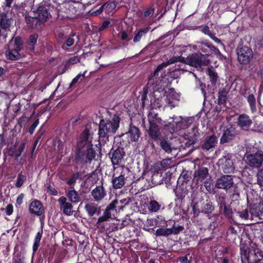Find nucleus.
I'll return each mask as SVG.
<instances>
[{"label":"nucleus","mask_w":263,"mask_h":263,"mask_svg":"<svg viewBox=\"0 0 263 263\" xmlns=\"http://www.w3.org/2000/svg\"><path fill=\"white\" fill-rule=\"evenodd\" d=\"M170 229L172 231L171 234L177 235L182 232L184 230V228L183 226L177 225L176 226L175 223H174L172 228Z\"/></svg>","instance_id":"6e6d98bb"},{"label":"nucleus","mask_w":263,"mask_h":263,"mask_svg":"<svg viewBox=\"0 0 263 263\" xmlns=\"http://www.w3.org/2000/svg\"><path fill=\"white\" fill-rule=\"evenodd\" d=\"M103 10H104V7L102 5L96 10H95V9L91 10L90 12L91 15L97 16L101 14Z\"/></svg>","instance_id":"e2e57ef3"},{"label":"nucleus","mask_w":263,"mask_h":263,"mask_svg":"<svg viewBox=\"0 0 263 263\" xmlns=\"http://www.w3.org/2000/svg\"><path fill=\"white\" fill-rule=\"evenodd\" d=\"M229 90L226 88H223L219 90L218 94L217 104L219 105H225L228 100V94Z\"/></svg>","instance_id":"f704fd0d"},{"label":"nucleus","mask_w":263,"mask_h":263,"mask_svg":"<svg viewBox=\"0 0 263 263\" xmlns=\"http://www.w3.org/2000/svg\"><path fill=\"white\" fill-rule=\"evenodd\" d=\"M20 52L21 51L18 50L8 46L5 52L6 59L10 61H17L22 57Z\"/></svg>","instance_id":"473e14b6"},{"label":"nucleus","mask_w":263,"mask_h":263,"mask_svg":"<svg viewBox=\"0 0 263 263\" xmlns=\"http://www.w3.org/2000/svg\"><path fill=\"white\" fill-rule=\"evenodd\" d=\"M184 64L196 68H201L208 66L210 64V60L201 53H194L185 58Z\"/></svg>","instance_id":"6e6552de"},{"label":"nucleus","mask_w":263,"mask_h":263,"mask_svg":"<svg viewBox=\"0 0 263 263\" xmlns=\"http://www.w3.org/2000/svg\"><path fill=\"white\" fill-rule=\"evenodd\" d=\"M39 119H37L31 124V125L30 126V127L28 130V132L31 135H32L34 133V130L35 129V128L37 127V126L39 125Z\"/></svg>","instance_id":"69168bd1"},{"label":"nucleus","mask_w":263,"mask_h":263,"mask_svg":"<svg viewBox=\"0 0 263 263\" xmlns=\"http://www.w3.org/2000/svg\"><path fill=\"white\" fill-rule=\"evenodd\" d=\"M25 147L26 142H22L18 146H17L14 157L15 160H18V158L22 155L25 150Z\"/></svg>","instance_id":"3c124183"},{"label":"nucleus","mask_w":263,"mask_h":263,"mask_svg":"<svg viewBox=\"0 0 263 263\" xmlns=\"http://www.w3.org/2000/svg\"><path fill=\"white\" fill-rule=\"evenodd\" d=\"M212 180L210 176L209 178L206 179L203 182L204 186L206 190L210 193H212L214 191V187L212 184Z\"/></svg>","instance_id":"603ef678"},{"label":"nucleus","mask_w":263,"mask_h":263,"mask_svg":"<svg viewBox=\"0 0 263 263\" xmlns=\"http://www.w3.org/2000/svg\"><path fill=\"white\" fill-rule=\"evenodd\" d=\"M241 259L242 263H262L263 259V251L260 250H250L240 249Z\"/></svg>","instance_id":"0eeeda50"},{"label":"nucleus","mask_w":263,"mask_h":263,"mask_svg":"<svg viewBox=\"0 0 263 263\" xmlns=\"http://www.w3.org/2000/svg\"><path fill=\"white\" fill-rule=\"evenodd\" d=\"M111 218V213H109V212H108L105 210L103 215L102 216L100 217L98 219L97 224L99 226H101V223L103 222L107 221Z\"/></svg>","instance_id":"8fccbe9b"},{"label":"nucleus","mask_w":263,"mask_h":263,"mask_svg":"<svg viewBox=\"0 0 263 263\" xmlns=\"http://www.w3.org/2000/svg\"><path fill=\"white\" fill-rule=\"evenodd\" d=\"M117 3L115 1H108L103 5L104 11L106 13H109L112 12L117 7Z\"/></svg>","instance_id":"37998d69"},{"label":"nucleus","mask_w":263,"mask_h":263,"mask_svg":"<svg viewBox=\"0 0 263 263\" xmlns=\"http://www.w3.org/2000/svg\"><path fill=\"white\" fill-rule=\"evenodd\" d=\"M222 168L225 173H230L234 171L233 163L231 159H228L226 160L223 164Z\"/></svg>","instance_id":"c03bdc74"},{"label":"nucleus","mask_w":263,"mask_h":263,"mask_svg":"<svg viewBox=\"0 0 263 263\" xmlns=\"http://www.w3.org/2000/svg\"><path fill=\"white\" fill-rule=\"evenodd\" d=\"M118 200L115 199L112 200L106 208L105 210L111 213L112 211L120 212L121 210H123V206L118 205Z\"/></svg>","instance_id":"4c0bfd02"},{"label":"nucleus","mask_w":263,"mask_h":263,"mask_svg":"<svg viewBox=\"0 0 263 263\" xmlns=\"http://www.w3.org/2000/svg\"><path fill=\"white\" fill-rule=\"evenodd\" d=\"M11 12L7 11L6 12H3L1 15L0 19V24L2 29L6 30L10 27L13 22Z\"/></svg>","instance_id":"5701e85b"},{"label":"nucleus","mask_w":263,"mask_h":263,"mask_svg":"<svg viewBox=\"0 0 263 263\" xmlns=\"http://www.w3.org/2000/svg\"><path fill=\"white\" fill-rule=\"evenodd\" d=\"M247 101L249 104L251 111L252 113L257 111L256 102L253 94H249L247 98Z\"/></svg>","instance_id":"a19ab883"},{"label":"nucleus","mask_w":263,"mask_h":263,"mask_svg":"<svg viewBox=\"0 0 263 263\" xmlns=\"http://www.w3.org/2000/svg\"><path fill=\"white\" fill-rule=\"evenodd\" d=\"M209 176V169L203 166H199L194 173L193 184L195 185H202Z\"/></svg>","instance_id":"ddd939ff"},{"label":"nucleus","mask_w":263,"mask_h":263,"mask_svg":"<svg viewBox=\"0 0 263 263\" xmlns=\"http://www.w3.org/2000/svg\"><path fill=\"white\" fill-rule=\"evenodd\" d=\"M25 20L28 26L31 29L42 28L45 22L44 20L36 16L33 12V16L28 15L26 16Z\"/></svg>","instance_id":"6ab92c4d"},{"label":"nucleus","mask_w":263,"mask_h":263,"mask_svg":"<svg viewBox=\"0 0 263 263\" xmlns=\"http://www.w3.org/2000/svg\"><path fill=\"white\" fill-rule=\"evenodd\" d=\"M78 179H82L81 173L80 172H76L73 173L70 178L67 181L66 183L70 186H74L75 183Z\"/></svg>","instance_id":"a18cd8bd"},{"label":"nucleus","mask_w":263,"mask_h":263,"mask_svg":"<svg viewBox=\"0 0 263 263\" xmlns=\"http://www.w3.org/2000/svg\"><path fill=\"white\" fill-rule=\"evenodd\" d=\"M84 6L82 0H70L58 10V17L72 20L82 13Z\"/></svg>","instance_id":"20e7f679"},{"label":"nucleus","mask_w":263,"mask_h":263,"mask_svg":"<svg viewBox=\"0 0 263 263\" xmlns=\"http://www.w3.org/2000/svg\"><path fill=\"white\" fill-rule=\"evenodd\" d=\"M39 38V35L37 33H34L30 35L28 38L25 48L29 53L34 52L35 46L37 45V41Z\"/></svg>","instance_id":"bb28decb"},{"label":"nucleus","mask_w":263,"mask_h":263,"mask_svg":"<svg viewBox=\"0 0 263 263\" xmlns=\"http://www.w3.org/2000/svg\"><path fill=\"white\" fill-rule=\"evenodd\" d=\"M125 177L122 173L118 177L114 178L112 180V187L115 189L122 188L125 184Z\"/></svg>","instance_id":"c9c22d12"},{"label":"nucleus","mask_w":263,"mask_h":263,"mask_svg":"<svg viewBox=\"0 0 263 263\" xmlns=\"http://www.w3.org/2000/svg\"><path fill=\"white\" fill-rule=\"evenodd\" d=\"M241 230L238 225H230L226 231V237L229 240L234 241L239 237Z\"/></svg>","instance_id":"393cba45"},{"label":"nucleus","mask_w":263,"mask_h":263,"mask_svg":"<svg viewBox=\"0 0 263 263\" xmlns=\"http://www.w3.org/2000/svg\"><path fill=\"white\" fill-rule=\"evenodd\" d=\"M237 124L242 129L248 130L252 124V121L248 115L242 114L239 116L237 120Z\"/></svg>","instance_id":"b1692460"},{"label":"nucleus","mask_w":263,"mask_h":263,"mask_svg":"<svg viewBox=\"0 0 263 263\" xmlns=\"http://www.w3.org/2000/svg\"><path fill=\"white\" fill-rule=\"evenodd\" d=\"M96 205L95 203H88L85 204V209L90 217H92L96 212Z\"/></svg>","instance_id":"de8ad7c7"},{"label":"nucleus","mask_w":263,"mask_h":263,"mask_svg":"<svg viewBox=\"0 0 263 263\" xmlns=\"http://www.w3.org/2000/svg\"><path fill=\"white\" fill-rule=\"evenodd\" d=\"M160 82V78L149 76L148 82L141 93V100L143 105L148 100L147 94L149 92L151 104H153L156 107H161L164 103L171 104L173 103L176 98L175 89L170 88L166 91L164 88L159 87Z\"/></svg>","instance_id":"f257e3e1"},{"label":"nucleus","mask_w":263,"mask_h":263,"mask_svg":"<svg viewBox=\"0 0 263 263\" xmlns=\"http://www.w3.org/2000/svg\"><path fill=\"white\" fill-rule=\"evenodd\" d=\"M188 120L181 117L174 118L172 123L168 122L167 124H165V126L168 128V132L172 134L187 126Z\"/></svg>","instance_id":"dca6fc26"},{"label":"nucleus","mask_w":263,"mask_h":263,"mask_svg":"<svg viewBox=\"0 0 263 263\" xmlns=\"http://www.w3.org/2000/svg\"><path fill=\"white\" fill-rule=\"evenodd\" d=\"M113 166L120 165L125 156V152L123 147L118 146L116 149L112 148L108 154Z\"/></svg>","instance_id":"f8f14e48"},{"label":"nucleus","mask_w":263,"mask_h":263,"mask_svg":"<svg viewBox=\"0 0 263 263\" xmlns=\"http://www.w3.org/2000/svg\"><path fill=\"white\" fill-rule=\"evenodd\" d=\"M217 143L218 137L215 134H213L206 137L199 144V148H201L203 152L213 151L216 147Z\"/></svg>","instance_id":"4468645a"},{"label":"nucleus","mask_w":263,"mask_h":263,"mask_svg":"<svg viewBox=\"0 0 263 263\" xmlns=\"http://www.w3.org/2000/svg\"><path fill=\"white\" fill-rule=\"evenodd\" d=\"M198 51L207 58L212 54H215L218 58H221L222 57L218 48L208 41H203L198 45Z\"/></svg>","instance_id":"1a4fd4ad"},{"label":"nucleus","mask_w":263,"mask_h":263,"mask_svg":"<svg viewBox=\"0 0 263 263\" xmlns=\"http://www.w3.org/2000/svg\"><path fill=\"white\" fill-rule=\"evenodd\" d=\"M183 178V184L187 183V182L191 180L192 178L191 176V173H189L188 172H186L185 173H183L182 175Z\"/></svg>","instance_id":"338daca9"},{"label":"nucleus","mask_w":263,"mask_h":263,"mask_svg":"<svg viewBox=\"0 0 263 263\" xmlns=\"http://www.w3.org/2000/svg\"><path fill=\"white\" fill-rule=\"evenodd\" d=\"M159 141V145L162 149L167 153H171L172 151L171 144L169 141L164 138L163 136L161 137Z\"/></svg>","instance_id":"e433bc0d"},{"label":"nucleus","mask_w":263,"mask_h":263,"mask_svg":"<svg viewBox=\"0 0 263 263\" xmlns=\"http://www.w3.org/2000/svg\"><path fill=\"white\" fill-rule=\"evenodd\" d=\"M237 60L242 65L249 64L253 58V52L251 48L247 46L239 45L236 49Z\"/></svg>","instance_id":"9b49d317"},{"label":"nucleus","mask_w":263,"mask_h":263,"mask_svg":"<svg viewBox=\"0 0 263 263\" xmlns=\"http://www.w3.org/2000/svg\"><path fill=\"white\" fill-rule=\"evenodd\" d=\"M88 144H92L91 139L90 141H87L83 139H80V141L78 142L76 154H78L80 152H82L87 148V146Z\"/></svg>","instance_id":"58836bf2"},{"label":"nucleus","mask_w":263,"mask_h":263,"mask_svg":"<svg viewBox=\"0 0 263 263\" xmlns=\"http://www.w3.org/2000/svg\"><path fill=\"white\" fill-rule=\"evenodd\" d=\"M120 39L122 41L128 42L132 39V37H129L127 32L123 31L121 32Z\"/></svg>","instance_id":"0e129e2a"},{"label":"nucleus","mask_w":263,"mask_h":263,"mask_svg":"<svg viewBox=\"0 0 263 263\" xmlns=\"http://www.w3.org/2000/svg\"><path fill=\"white\" fill-rule=\"evenodd\" d=\"M249 212L250 213L251 217L252 219H254V218L256 217H259V219H262L261 216L263 214V204H253L250 207Z\"/></svg>","instance_id":"cd10ccee"},{"label":"nucleus","mask_w":263,"mask_h":263,"mask_svg":"<svg viewBox=\"0 0 263 263\" xmlns=\"http://www.w3.org/2000/svg\"><path fill=\"white\" fill-rule=\"evenodd\" d=\"M7 46L10 48L22 51L25 48L24 42L20 36H13L8 42Z\"/></svg>","instance_id":"a878e982"},{"label":"nucleus","mask_w":263,"mask_h":263,"mask_svg":"<svg viewBox=\"0 0 263 263\" xmlns=\"http://www.w3.org/2000/svg\"><path fill=\"white\" fill-rule=\"evenodd\" d=\"M234 185V181L231 175H224L218 178L215 182V186L218 189H222L227 191Z\"/></svg>","instance_id":"2eb2a0df"},{"label":"nucleus","mask_w":263,"mask_h":263,"mask_svg":"<svg viewBox=\"0 0 263 263\" xmlns=\"http://www.w3.org/2000/svg\"><path fill=\"white\" fill-rule=\"evenodd\" d=\"M26 179V176L25 175H23L22 172L20 173L17 177V179L15 184V186L16 187H21L23 185Z\"/></svg>","instance_id":"864d4df0"},{"label":"nucleus","mask_w":263,"mask_h":263,"mask_svg":"<svg viewBox=\"0 0 263 263\" xmlns=\"http://www.w3.org/2000/svg\"><path fill=\"white\" fill-rule=\"evenodd\" d=\"M29 211L31 214L41 216L44 214L45 210L42 203L38 200H33L29 204Z\"/></svg>","instance_id":"4be33fe9"},{"label":"nucleus","mask_w":263,"mask_h":263,"mask_svg":"<svg viewBox=\"0 0 263 263\" xmlns=\"http://www.w3.org/2000/svg\"><path fill=\"white\" fill-rule=\"evenodd\" d=\"M133 201V198H130V197H127V198L120 200V201H118V205H122L123 209L124 208L126 205H128L129 203L132 202Z\"/></svg>","instance_id":"052dcab7"},{"label":"nucleus","mask_w":263,"mask_h":263,"mask_svg":"<svg viewBox=\"0 0 263 263\" xmlns=\"http://www.w3.org/2000/svg\"><path fill=\"white\" fill-rule=\"evenodd\" d=\"M235 134L234 129L232 127L227 128L223 130L222 136L220 139V142L222 144L228 143L233 140L235 138Z\"/></svg>","instance_id":"c756f323"},{"label":"nucleus","mask_w":263,"mask_h":263,"mask_svg":"<svg viewBox=\"0 0 263 263\" xmlns=\"http://www.w3.org/2000/svg\"><path fill=\"white\" fill-rule=\"evenodd\" d=\"M151 29L150 27L139 29L135 31V35L133 38V42L137 43L145 39L147 33Z\"/></svg>","instance_id":"7c9ffc66"},{"label":"nucleus","mask_w":263,"mask_h":263,"mask_svg":"<svg viewBox=\"0 0 263 263\" xmlns=\"http://www.w3.org/2000/svg\"><path fill=\"white\" fill-rule=\"evenodd\" d=\"M127 134L130 139L133 142H137L138 141L141 136V133L140 129L131 123L129 125Z\"/></svg>","instance_id":"2f4dec72"},{"label":"nucleus","mask_w":263,"mask_h":263,"mask_svg":"<svg viewBox=\"0 0 263 263\" xmlns=\"http://www.w3.org/2000/svg\"><path fill=\"white\" fill-rule=\"evenodd\" d=\"M90 135V129L86 127L82 132L80 136V139H83L87 141L89 140V138Z\"/></svg>","instance_id":"bf43d9fd"},{"label":"nucleus","mask_w":263,"mask_h":263,"mask_svg":"<svg viewBox=\"0 0 263 263\" xmlns=\"http://www.w3.org/2000/svg\"><path fill=\"white\" fill-rule=\"evenodd\" d=\"M121 118L114 114L110 119L100 120L98 127L99 141L105 144L109 141L110 136L114 135L119 127Z\"/></svg>","instance_id":"f03ea898"},{"label":"nucleus","mask_w":263,"mask_h":263,"mask_svg":"<svg viewBox=\"0 0 263 263\" xmlns=\"http://www.w3.org/2000/svg\"><path fill=\"white\" fill-rule=\"evenodd\" d=\"M74 43V39L72 37H68L61 47L64 50H67L68 47L72 46Z\"/></svg>","instance_id":"5fc2aeb1"},{"label":"nucleus","mask_w":263,"mask_h":263,"mask_svg":"<svg viewBox=\"0 0 263 263\" xmlns=\"http://www.w3.org/2000/svg\"><path fill=\"white\" fill-rule=\"evenodd\" d=\"M101 143H102L99 141L98 144L95 145L96 149L93 148L92 144H88L87 148H85L84 151L75 154L76 163L79 165L90 163L93 160H97L96 157L98 156L97 152L100 157H101Z\"/></svg>","instance_id":"39448f33"},{"label":"nucleus","mask_w":263,"mask_h":263,"mask_svg":"<svg viewBox=\"0 0 263 263\" xmlns=\"http://www.w3.org/2000/svg\"><path fill=\"white\" fill-rule=\"evenodd\" d=\"M185 58L181 56L174 57L168 60L166 63L168 65L174 64L177 62H180L184 63Z\"/></svg>","instance_id":"4d7b16f0"},{"label":"nucleus","mask_w":263,"mask_h":263,"mask_svg":"<svg viewBox=\"0 0 263 263\" xmlns=\"http://www.w3.org/2000/svg\"><path fill=\"white\" fill-rule=\"evenodd\" d=\"M216 198L220 213L232 223L234 220L233 218L234 213L231 206L226 203L224 197L219 195L218 196H216Z\"/></svg>","instance_id":"9d476101"},{"label":"nucleus","mask_w":263,"mask_h":263,"mask_svg":"<svg viewBox=\"0 0 263 263\" xmlns=\"http://www.w3.org/2000/svg\"><path fill=\"white\" fill-rule=\"evenodd\" d=\"M67 198L62 196L58 199L60 209L63 211L64 214L67 216H70L73 214V205L72 203L67 201Z\"/></svg>","instance_id":"412c9836"},{"label":"nucleus","mask_w":263,"mask_h":263,"mask_svg":"<svg viewBox=\"0 0 263 263\" xmlns=\"http://www.w3.org/2000/svg\"><path fill=\"white\" fill-rule=\"evenodd\" d=\"M70 189L71 190L66 193V196L71 203H77L81 201V196L74 189V186H71Z\"/></svg>","instance_id":"72a5a7b5"},{"label":"nucleus","mask_w":263,"mask_h":263,"mask_svg":"<svg viewBox=\"0 0 263 263\" xmlns=\"http://www.w3.org/2000/svg\"><path fill=\"white\" fill-rule=\"evenodd\" d=\"M154 12L155 9L153 7H149L144 11L143 15L145 17H149L153 15L154 13Z\"/></svg>","instance_id":"774afa93"},{"label":"nucleus","mask_w":263,"mask_h":263,"mask_svg":"<svg viewBox=\"0 0 263 263\" xmlns=\"http://www.w3.org/2000/svg\"><path fill=\"white\" fill-rule=\"evenodd\" d=\"M201 213L205 214L209 218H211L213 215V212L215 210L213 202L209 197L204 200L200 201Z\"/></svg>","instance_id":"f3484780"},{"label":"nucleus","mask_w":263,"mask_h":263,"mask_svg":"<svg viewBox=\"0 0 263 263\" xmlns=\"http://www.w3.org/2000/svg\"><path fill=\"white\" fill-rule=\"evenodd\" d=\"M17 146V142L16 141L14 145L10 146L8 149V155L11 157H15V152Z\"/></svg>","instance_id":"680f3d73"},{"label":"nucleus","mask_w":263,"mask_h":263,"mask_svg":"<svg viewBox=\"0 0 263 263\" xmlns=\"http://www.w3.org/2000/svg\"><path fill=\"white\" fill-rule=\"evenodd\" d=\"M147 120L148 125L145 128L146 132L153 142L157 141L162 136L161 131L168 130V128L165 126V124L167 123L159 117L157 113L154 111L149 112L147 116Z\"/></svg>","instance_id":"7ed1b4c3"},{"label":"nucleus","mask_w":263,"mask_h":263,"mask_svg":"<svg viewBox=\"0 0 263 263\" xmlns=\"http://www.w3.org/2000/svg\"><path fill=\"white\" fill-rule=\"evenodd\" d=\"M91 196L96 201H100L106 196V192L102 185H97L91 192Z\"/></svg>","instance_id":"c85d7f7f"},{"label":"nucleus","mask_w":263,"mask_h":263,"mask_svg":"<svg viewBox=\"0 0 263 263\" xmlns=\"http://www.w3.org/2000/svg\"><path fill=\"white\" fill-rule=\"evenodd\" d=\"M257 183L261 189L263 190V167L261 168L257 174Z\"/></svg>","instance_id":"13d9d810"},{"label":"nucleus","mask_w":263,"mask_h":263,"mask_svg":"<svg viewBox=\"0 0 263 263\" xmlns=\"http://www.w3.org/2000/svg\"><path fill=\"white\" fill-rule=\"evenodd\" d=\"M43 233V229H42L36 233L35 236L34 243L32 247V251L33 253H35L37 251L40 245V241L42 237Z\"/></svg>","instance_id":"ea45409f"},{"label":"nucleus","mask_w":263,"mask_h":263,"mask_svg":"<svg viewBox=\"0 0 263 263\" xmlns=\"http://www.w3.org/2000/svg\"><path fill=\"white\" fill-rule=\"evenodd\" d=\"M208 74L209 76L211 84L215 85L218 79V74L214 69L208 68L207 70Z\"/></svg>","instance_id":"49530a36"},{"label":"nucleus","mask_w":263,"mask_h":263,"mask_svg":"<svg viewBox=\"0 0 263 263\" xmlns=\"http://www.w3.org/2000/svg\"><path fill=\"white\" fill-rule=\"evenodd\" d=\"M161 206V205L154 199H151L147 204L148 210L151 212L154 213L158 212L160 210Z\"/></svg>","instance_id":"79ce46f5"},{"label":"nucleus","mask_w":263,"mask_h":263,"mask_svg":"<svg viewBox=\"0 0 263 263\" xmlns=\"http://www.w3.org/2000/svg\"><path fill=\"white\" fill-rule=\"evenodd\" d=\"M184 184L179 186L174 190L176 198L175 199V203L177 205H181L184 202V198L187 195L189 191L186 187L183 186Z\"/></svg>","instance_id":"aec40b11"},{"label":"nucleus","mask_w":263,"mask_h":263,"mask_svg":"<svg viewBox=\"0 0 263 263\" xmlns=\"http://www.w3.org/2000/svg\"><path fill=\"white\" fill-rule=\"evenodd\" d=\"M171 229L170 228H159L157 229L155 235L157 236L167 237L171 235Z\"/></svg>","instance_id":"09e8293b"},{"label":"nucleus","mask_w":263,"mask_h":263,"mask_svg":"<svg viewBox=\"0 0 263 263\" xmlns=\"http://www.w3.org/2000/svg\"><path fill=\"white\" fill-rule=\"evenodd\" d=\"M58 10L50 3L49 1H43L39 5L37 9L33 11L36 16L46 22L51 18L52 15L58 16Z\"/></svg>","instance_id":"423d86ee"},{"label":"nucleus","mask_w":263,"mask_h":263,"mask_svg":"<svg viewBox=\"0 0 263 263\" xmlns=\"http://www.w3.org/2000/svg\"><path fill=\"white\" fill-rule=\"evenodd\" d=\"M199 135V133L196 127H193L192 128V133H189V135H185V141L184 142L185 147H189L192 146V147L195 149L199 148V144L197 146L195 145Z\"/></svg>","instance_id":"a211bd4d"}]
</instances>
